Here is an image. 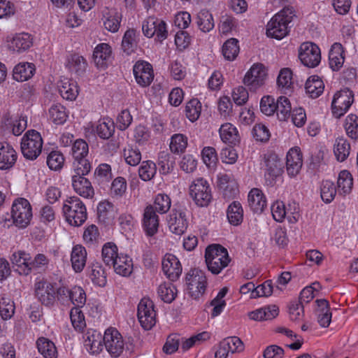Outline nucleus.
Instances as JSON below:
<instances>
[{
  "label": "nucleus",
  "instance_id": "nucleus-6",
  "mask_svg": "<svg viewBox=\"0 0 358 358\" xmlns=\"http://www.w3.org/2000/svg\"><path fill=\"white\" fill-rule=\"evenodd\" d=\"M13 222L20 228L26 227L32 217L31 206L26 199L15 200L11 208Z\"/></svg>",
  "mask_w": 358,
  "mask_h": 358
},
{
  "label": "nucleus",
  "instance_id": "nucleus-45",
  "mask_svg": "<svg viewBox=\"0 0 358 358\" xmlns=\"http://www.w3.org/2000/svg\"><path fill=\"white\" fill-rule=\"evenodd\" d=\"M90 277L92 282L99 286L104 287L106 285V273L102 266L98 263H94L92 265Z\"/></svg>",
  "mask_w": 358,
  "mask_h": 358
},
{
  "label": "nucleus",
  "instance_id": "nucleus-49",
  "mask_svg": "<svg viewBox=\"0 0 358 358\" xmlns=\"http://www.w3.org/2000/svg\"><path fill=\"white\" fill-rule=\"evenodd\" d=\"M157 294L163 301L171 303L177 295V289L173 284L164 282L159 286Z\"/></svg>",
  "mask_w": 358,
  "mask_h": 358
},
{
  "label": "nucleus",
  "instance_id": "nucleus-1",
  "mask_svg": "<svg viewBox=\"0 0 358 358\" xmlns=\"http://www.w3.org/2000/svg\"><path fill=\"white\" fill-rule=\"evenodd\" d=\"M295 16V10L292 6L284 7L268 22L266 35L278 40L283 38L289 32V24Z\"/></svg>",
  "mask_w": 358,
  "mask_h": 358
},
{
  "label": "nucleus",
  "instance_id": "nucleus-20",
  "mask_svg": "<svg viewBox=\"0 0 358 358\" xmlns=\"http://www.w3.org/2000/svg\"><path fill=\"white\" fill-rule=\"evenodd\" d=\"M71 182L73 190L80 196L88 199L94 196V188L85 176L72 175Z\"/></svg>",
  "mask_w": 358,
  "mask_h": 358
},
{
  "label": "nucleus",
  "instance_id": "nucleus-56",
  "mask_svg": "<svg viewBox=\"0 0 358 358\" xmlns=\"http://www.w3.org/2000/svg\"><path fill=\"white\" fill-rule=\"evenodd\" d=\"M117 248L113 243L108 242L103 245L102 248V259L106 266L111 267V264L119 257Z\"/></svg>",
  "mask_w": 358,
  "mask_h": 358
},
{
  "label": "nucleus",
  "instance_id": "nucleus-47",
  "mask_svg": "<svg viewBox=\"0 0 358 358\" xmlns=\"http://www.w3.org/2000/svg\"><path fill=\"white\" fill-rule=\"evenodd\" d=\"M238 41L234 38L228 39L222 45V55L229 61L234 60L239 52Z\"/></svg>",
  "mask_w": 358,
  "mask_h": 358
},
{
  "label": "nucleus",
  "instance_id": "nucleus-57",
  "mask_svg": "<svg viewBox=\"0 0 358 358\" xmlns=\"http://www.w3.org/2000/svg\"><path fill=\"white\" fill-rule=\"evenodd\" d=\"M346 134L352 139H358V116L354 114L348 115L344 124Z\"/></svg>",
  "mask_w": 358,
  "mask_h": 358
},
{
  "label": "nucleus",
  "instance_id": "nucleus-2",
  "mask_svg": "<svg viewBox=\"0 0 358 358\" xmlns=\"http://www.w3.org/2000/svg\"><path fill=\"white\" fill-rule=\"evenodd\" d=\"M62 210L66 221L72 226L79 227L87 220V210L77 196L69 197L63 204Z\"/></svg>",
  "mask_w": 358,
  "mask_h": 358
},
{
  "label": "nucleus",
  "instance_id": "nucleus-53",
  "mask_svg": "<svg viewBox=\"0 0 358 358\" xmlns=\"http://www.w3.org/2000/svg\"><path fill=\"white\" fill-rule=\"evenodd\" d=\"M157 173V166L151 160L143 161L138 169V175L143 181H149Z\"/></svg>",
  "mask_w": 358,
  "mask_h": 358
},
{
  "label": "nucleus",
  "instance_id": "nucleus-61",
  "mask_svg": "<svg viewBox=\"0 0 358 358\" xmlns=\"http://www.w3.org/2000/svg\"><path fill=\"white\" fill-rule=\"evenodd\" d=\"M71 322L73 328L78 331H81L86 326L85 316L80 308L74 307L70 312Z\"/></svg>",
  "mask_w": 358,
  "mask_h": 358
},
{
  "label": "nucleus",
  "instance_id": "nucleus-63",
  "mask_svg": "<svg viewBox=\"0 0 358 358\" xmlns=\"http://www.w3.org/2000/svg\"><path fill=\"white\" fill-rule=\"evenodd\" d=\"M238 22L235 17L231 15H224L220 17L219 29L224 34H228L236 30Z\"/></svg>",
  "mask_w": 358,
  "mask_h": 358
},
{
  "label": "nucleus",
  "instance_id": "nucleus-46",
  "mask_svg": "<svg viewBox=\"0 0 358 358\" xmlns=\"http://www.w3.org/2000/svg\"><path fill=\"white\" fill-rule=\"evenodd\" d=\"M197 25L201 31L208 32L214 28L212 14L207 10H201L197 15Z\"/></svg>",
  "mask_w": 358,
  "mask_h": 358
},
{
  "label": "nucleus",
  "instance_id": "nucleus-18",
  "mask_svg": "<svg viewBox=\"0 0 358 358\" xmlns=\"http://www.w3.org/2000/svg\"><path fill=\"white\" fill-rule=\"evenodd\" d=\"M93 59L97 68H107L112 62L111 47L105 43L98 44L94 50Z\"/></svg>",
  "mask_w": 358,
  "mask_h": 358
},
{
  "label": "nucleus",
  "instance_id": "nucleus-42",
  "mask_svg": "<svg viewBox=\"0 0 358 358\" xmlns=\"http://www.w3.org/2000/svg\"><path fill=\"white\" fill-rule=\"evenodd\" d=\"M320 189L321 199L325 203H330L337 192L335 184L329 180H322Z\"/></svg>",
  "mask_w": 358,
  "mask_h": 358
},
{
  "label": "nucleus",
  "instance_id": "nucleus-55",
  "mask_svg": "<svg viewBox=\"0 0 358 358\" xmlns=\"http://www.w3.org/2000/svg\"><path fill=\"white\" fill-rule=\"evenodd\" d=\"M49 264V258L44 254L38 253L32 260L30 259V273L31 271H35L37 273L44 272L48 268Z\"/></svg>",
  "mask_w": 358,
  "mask_h": 358
},
{
  "label": "nucleus",
  "instance_id": "nucleus-38",
  "mask_svg": "<svg viewBox=\"0 0 358 358\" xmlns=\"http://www.w3.org/2000/svg\"><path fill=\"white\" fill-rule=\"evenodd\" d=\"M350 145L343 136L338 137L334 143V152L339 162L345 161L350 155Z\"/></svg>",
  "mask_w": 358,
  "mask_h": 358
},
{
  "label": "nucleus",
  "instance_id": "nucleus-32",
  "mask_svg": "<svg viewBox=\"0 0 358 358\" xmlns=\"http://www.w3.org/2000/svg\"><path fill=\"white\" fill-rule=\"evenodd\" d=\"M279 313V309L277 306L271 305L257 309L249 313L251 320L262 321L275 318Z\"/></svg>",
  "mask_w": 358,
  "mask_h": 358
},
{
  "label": "nucleus",
  "instance_id": "nucleus-10",
  "mask_svg": "<svg viewBox=\"0 0 358 358\" xmlns=\"http://www.w3.org/2000/svg\"><path fill=\"white\" fill-rule=\"evenodd\" d=\"M354 101V94L348 88L337 92L331 102L332 113L336 117H340L350 108Z\"/></svg>",
  "mask_w": 358,
  "mask_h": 358
},
{
  "label": "nucleus",
  "instance_id": "nucleus-41",
  "mask_svg": "<svg viewBox=\"0 0 358 358\" xmlns=\"http://www.w3.org/2000/svg\"><path fill=\"white\" fill-rule=\"evenodd\" d=\"M227 216L229 222L235 226L240 224L243 221V210L238 201L232 202L228 207Z\"/></svg>",
  "mask_w": 358,
  "mask_h": 358
},
{
  "label": "nucleus",
  "instance_id": "nucleus-62",
  "mask_svg": "<svg viewBox=\"0 0 358 358\" xmlns=\"http://www.w3.org/2000/svg\"><path fill=\"white\" fill-rule=\"evenodd\" d=\"M171 201L170 197L165 194H158L155 199L154 208L157 213L164 214L171 208Z\"/></svg>",
  "mask_w": 358,
  "mask_h": 358
},
{
  "label": "nucleus",
  "instance_id": "nucleus-15",
  "mask_svg": "<svg viewBox=\"0 0 358 358\" xmlns=\"http://www.w3.org/2000/svg\"><path fill=\"white\" fill-rule=\"evenodd\" d=\"M133 72L136 83L141 87L150 85L153 80L152 66L147 62H137L134 66Z\"/></svg>",
  "mask_w": 358,
  "mask_h": 358
},
{
  "label": "nucleus",
  "instance_id": "nucleus-28",
  "mask_svg": "<svg viewBox=\"0 0 358 358\" xmlns=\"http://www.w3.org/2000/svg\"><path fill=\"white\" fill-rule=\"evenodd\" d=\"M116 273L122 275H129L133 270V264L131 259L123 254H120L117 259L111 264Z\"/></svg>",
  "mask_w": 358,
  "mask_h": 358
},
{
  "label": "nucleus",
  "instance_id": "nucleus-23",
  "mask_svg": "<svg viewBox=\"0 0 358 358\" xmlns=\"http://www.w3.org/2000/svg\"><path fill=\"white\" fill-rule=\"evenodd\" d=\"M84 345L91 354H96L103 348V336L96 330H90L84 335Z\"/></svg>",
  "mask_w": 358,
  "mask_h": 358
},
{
  "label": "nucleus",
  "instance_id": "nucleus-3",
  "mask_svg": "<svg viewBox=\"0 0 358 358\" xmlns=\"http://www.w3.org/2000/svg\"><path fill=\"white\" fill-rule=\"evenodd\" d=\"M43 139L39 132L31 129L27 131L21 141L23 156L30 160L36 159L41 153Z\"/></svg>",
  "mask_w": 358,
  "mask_h": 358
},
{
  "label": "nucleus",
  "instance_id": "nucleus-33",
  "mask_svg": "<svg viewBox=\"0 0 358 358\" xmlns=\"http://www.w3.org/2000/svg\"><path fill=\"white\" fill-rule=\"evenodd\" d=\"M219 185L224 189L225 197L234 198L238 192L236 182L230 175L222 174L218 177Z\"/></svg>",
  "mask_w": 358,
  "mask_h": 358
},
{
  "label": "nucleus",
  "instance_id": "nucleus-24",
  "mask_svg": "<svg viewBox=\"0 0 358 358\" xmlns=\"http://www.w3.org/2000/svg\"><path fill=\"white\" fill-rule=\"evenodd\" d=\"M31 257L29 254L24 251L14 252L10 257V261L15 267V271L20 275H27L30 273L29 262Z\"/></svg>",
  "mask_w": 358,
  "mask_h": 358
},
{
  "label": "nucleus",
  "instance_id": "nucleus-29",
  "mask_svg": "<svg viewBox=\"0 0 358 358\" xmlns=\"http://www.w3.org/2000/svg\"><path fill=\"white\" fill-rule=\"evenodd\" d=\"M222 141L229 145H236L240 141L237 129L231 123L223 124L219 130Z\"/></svg>",
  "mask_w": 358,
  "mask_h": 358
},
{
  "label": "nucleus",
  "instance_id": "nucleus-59",
  "mask_svg": "<svg viewBox=\"0 0 358 358\" xmlns=\"http://www.w3.org/2000/svg\"><path fill=\"white\" fill-rule=\"evenodd\" d=\"M201 110V104L197 99H192L189 101L185 109V115L191 122H194L199 118Z\"/></svg>",
  "mask_w": 358,
  "mask_h": 358
},
{
  "label": "nucleus",
  "instance_id": "nucleus-31",
  "mask_svg": "<svg viewBox=\"0 0 358 358\" xmlns=\"http://www.w3.org/2000/svg\"><path fill=\"white\" fill-rule=\"evenodd\" d=\"M35 70V66L32 63H20L15 66L13 76L18 82L26 81L34 76Z\"/></svg>",
  "mask_w": 358,
  "mask_h": 358
},
{
  "label": "nucleus",
  "instance_id": "nucleus-19",
  "mask_svg": "<svg viewBox=\"0 0 358 358\" xmlns=\"http://www.w3.org/2000/svg\"><path fill=\"white\" fill-rule=\"evenodd\" d=\"M303 164L302 153L299 147L291 148L287 155V171L291 177L296 176Z\"/></svg>",
  "mask_w": 358,
  "mask_h": 358
},
{
  "label": "nucleus",
  "instance_id": "nucleus-43",
  "mask_svg": "<svg viewBox=\"0 0 358 358\" xmlns=\"http://www.w3.org/2000/svg\"><path fill=\"white\" fill-rule=\"evenodd\" d=\"M96 132L101 138H110L115 132L114 122L108 118L99 120L96 127Z\"/></svg>",
  "mask_w": 358,
  "mask_h": 358
},
{
  "label": "nucleus",
  "instance_id": "nucleus-50",
  "mask_svg": "<svg viewBox=\"0 0 358 358\" xmlns=\"http://www.w3.org/2000/svg\"><path fill=\"white\" fill-rule=\"evenodd\" d=\"M123 157L127 164L136 166L140 164L142 155L138 148L128 145L123 150Z\"/></svg>",
  "mask_w": 358,
  "mask_h": 358
},
{
  "label": "nucleus",
  "instance_id": "nucleus-17",
  "mask_svg": "<svg viewBox=\"0 0 358 358\" xmlns=\"http://www.w3.org/2000/svg\"><path fill=\"white\" fill-rule=\"evenodd\" d=\"M162 270L171 281L178 279L182 273V266L178 259L172 254H166L162 260Z\"/></svg>",
  "mask_w": 358,
  "mask_h": 358
},
{
  "label": "nucleus",
  "instance_id": "nucleus-16",
  "mask_svg": "<svg viewBox=\"0 0 358 358\" xmlns=\"http://www.w3.org/2000/svg\"><path fill=\"white\" fill-rule=\"evenodd\" d=\"M159 225V216L155 211L154 206L148 205L143 211L142 226L145 233L148 236H152L158 231Z\"/></svg>",
  "mask_w": 358,
  "mask_h": 358
},
{
  "label": "nucleus",
  "instance_id": "nucleus-4",
  "mask_svg": "<svg viewBox=\"0 0 358 358\" xmlns=\"http://www.w3.org/2000/svg\"><path fill=\"white\" fill-rule=\"evenodd\" d=\"M189 194L195 203L200 207L208 206L212 201L211 188L203 178L194 179L189 186Z\"/></svg>",
  "mask_w": 358,
  "mask_h": 358
},
{
  "label": "nucleus",
  "instance_id": "nucleus-14",
  "mask_svg": "<svg viewBox=\"0 0 358 358\" xmlns=\"http://www.w3.org/2000/svg\"><path fill=\"white\" fill-rule=\"evenodd\" d=\"M55 284L46 281H39L35 284L36 295L42 304L50 306L56 299Z\"/></svg>",
  "mask_w": 358,
  "mask_h": 358
},
{
  "label": "nucleus",
  "instance_id": "nucleus-64",
  "mask_svg": "<svg viewBox=\"0 0 358 358\" xmlns=\"http://www.w3.org/2000/svg\"><path fill=\"white\" fill-rule=\"evenodd\" d=\"M221 343L229 352H239L243 351L244 349L242 341L237 336L228 337L222 340Z\"/></svg>",
  "mask_w": 358,
  "mask_h": 358
},
{
  "label": "nucleus",
  "instance_id": "nucleus-21",
  "mask_svg": "<svg viewBox=\"0 0 358 358\" xmlns=\"http://www.w3.org/2000/svg\"><path fill=\"white\" fill-rule=\"evenodd\" d=\"M33 44V38L28 33L16 34L12 39L8 41V48L13 52L17 53L23 52L29 50Z\"/></svg>",
  "mask_w": 358,
  "mask_h": 358
},
{
  "label": "nucleus",
  "instance_id": "nucleus-52",
  "mask_svg": "<svg viewBox=\"0 0 358 358\" xmlns=\"http://www.w3.org/2000/svg\"><path fill=\"white\" fill-rule=\"evenodd\" d=\"M91 169V163L87 157L73 158L72 163L73 175L87 176Z\"/></svg>",
  "mask_w": 358,
  "mask_h": 358
},
{
  "label": "nucleus",
  "instance_id": "nucleus-7",
  "mask_svg": "<svg viewBox=\"0 0 358 358\" xmlns=\"http://www.w3.org/2000/svg\"><path fill=\"white\" fill-rule=\"evenodd\" d=\"M137 316L144 329H151L156 324V312L153 301L149 298H143L138 305Z\"/></svg>",
  "mask_w": 358,
  "mask_h": 358
},
{
  "label": "nucleus",
  "instance_id": "nucleus-26",
  "mask_svg": "<svg viewBox=\"0 0 358 358\" xmlns=\"http://www.w3.org/2000/svg\"><path fill=\"white\" fill-rule=\"evenodd\" d=\"M344 49L339 43H334L329 52V66L333 71H338L345 61Z\"/></svg>",
  "mask_w": 358,
  "mask_h": 358
},
{
  "label": "nucleus",
  "instance_id": "nucleus-36",
  "mask_svg": "<svg viewBox=\"0 0 358 358\" xmlns=\"http://www.w3.org/2000/svg\"><path fill=\"white\" fill-rule=\"evenodd\" d=\"M38 352L45 358H57V350L55 343L45 337L38 338L36 341Z\"/></svg>",
  "mask_w": 358,
  "mask_h": 358
},
{
  "label": "nucleus",
  "instance_id": "nucleus-60",
  "mask_svg": "<svg viewBox=\"0 0 358 358\" xmlns=\"http://www.w3.org/2000/svg\"><path fill=\"white\" fill-rule=\"evenodd\" d=\"M64 160V157L60 151L53 150L48 155L46 162L51 170L59 171L63 167Z\"/></svg>",
  "mask_w": 358,
  "mask_h": 358
},
{
  "label": "nucleus",
  "instance_id": "nucleus-27",
  "mask_svg": "<svg viewBox=\"0 0 358 358\" xmlns=\"http://www.w3.org/2000/svg\"><path fill=\"white\" fill-rule=\"evenodd\" d=\"M248 205L254 213H262L266 206V199L262 192L254 188L248 194Z\"/></svg>",
  "mask_w": 358,
  "mask_h": 358
},
{
  "label": "nucleus",
  "instance_id": "nucleus-40",
  "mask_svg": "<svg viewBox=\"0 0 358 358\" xmlns=\"http://www.w3.org/2000/svg\"><path fill=\"white\" fill-rule=\"evenodd\" d=\"M66 67L69 71L74 72L78 76H81L85 72L87 63L83 56L72 55L68 59Z\"/></svg>",
  "mask_w": 358,
  "mask_h": 358
},
{
  "label": "nucleus",
  "instance_id": "nucleus-11",
  "mask_svg": "<svg viewBox=\"0 0 358 358\" xmlns=\"http://www.w3.org/2000/svg\"><path fill=\"white\" fill-rule=\"evenodd\" d=\"M282 163L275 155L265 157L264 180L267 186L273 187L283 173Z\"/></svg>",
  "mask_w": 358,
  "mask_h": 358
},
{
  "label": "nucleus",
  "instance_id": "nucleus-54",
  "mask_svg": "<svg viewBox=\"0 0 358 358\" xmlns=\"http://www.w3.org/2000/svg\"><path fill=\"white\" fill-rule=\"evenodd\" d=\"M14 302L5 295L0 296V315L3 320L10 319L15 313Z\"/></svg>",
  "mask_w": 358,
  "mask_h": 358
},
{
  "label": "nucleus",
  "instance_id": "nucleus-48",
  "mask_svg": "<svg viewBox=\"0 0 358 358\" xmlns=\"http://www.w3.org/2000/svg\"><path fill=\"white\" fill-rule=\"evenodd\" d=\"M136 47V32L134 29H128L123 36L122 48L127 55H131Z\"/></svg>",
  "mask_w": 358,
  "mask_h": 358
},
{
  "label": "nucleus",
  "instance_id": "nucleus-12",
  "mask_svg": "<svg viewBox=\"0 0 358 358\" xmlns=\"http://www.w3.org/2000/svg\"><path fill=\"white\" fill-rule=\"evenodd\" d=\"M266 76L264 66L262 64H255L246 73L243 83L250 90L255 91L264 84Z\"/></svg>",
  "mask_w": 358,
  "mask_h": 358
},
{
  "label": "nucleus",
  "instance_id": "nucleus-44",
  "mask_svg": "<svg viewBox=\"0 0 358 358\" xmlns=\"http://www.w3.org/2000/svg\"><path fill=\"white\" fill-rule=\"evenodd\" d=\"M230 261L231 259L229 255L225 257L221 255L218 258L206 259V263L208 271L213 274L217 275L229 265Z\"/></svg>",
  "mask_w": 358,
  "mask_h": 358
},
{
  "label": "nucleus",
  "instance_id": "nucleus-51",
  "mask_svg": "<svg viewBox=\"0 0 358 358\" xmlns=\"http://www.w3.org/2000/svg\"><path fill=\"white\" fill-rule=\"evenodd\" d=\"M187 146V138L181 134H173L171 138L170 150L177 155L183 153Z\"/></svg>",
  "mask_w": 358,
  "mask_h": 358
},
{
  "label": "nucleus",
  "instance_id": "nucleus-9",
  "mask_svg": "<svg viewBox=\"0 0 358 358\" xmlns=\"http://www.w3.org/2000/svg\"><path fill=\"white\" fill-rule=\"evenodd\" d=\"M299 58L304 66L314 68L320 63V49L314 43L304 42L299 46Z\"/></svg>",
  "mask_w": 358,
  "mask_h": 358
},
{
  "label": "nucleus",
  "instance_id": "nucleus-58",
  "mask_svg": "<svg viewBox=\"0 0 358 358\" xmlns=\"http://www.w3.org/2000/svg\"><path fill=\"white\" fill-rule=\"evenodd\" d=\"M50 120L55 124H64L67 117L65 108L61 104H55L49 109Z\"/></svg>",
  "mask_w": 358,
  "mask_h": 358
},
{
  "label": "nucleus",
  "instance_id": "nucleus-30",
  "mask_svg": "<svg viewBox=\"0 0 358 358\" xmlns=\"http://www.w3.org/2000/svg\"><path fill=\"white\" fill-rule=\"evenodd\" d=\"M60 95L65 99L75 100L78 94V87L77 83L67 78L62 80L58 85Z\"/></svg>",
  "mask_w": 358,
  "mask_h": 358
},
{
  "label": "nucleus",
  "instance_id": "nucleus-35",
  "mask_svg": "<svg viewBox=\"0 0 358 358\" xmlns=\"http://www.w3.org/2000/svg\"><path fill=\"white\" fill-rule=\"evenodd\" d=\"M305 88L306 93L311 98L315 99L323 92L324 85L318 76H312L307 80Z\"/></svg>",
  "mask_w": 358,
  "mask_h": 358
},
{
  "label": "nucleus",
  "instance_id": "nucleus-13",
  "mask_svg": "<svg viewBox=\"0 0 358 358\" xmlns=\"http://www.w3.org/2000/svg\"><path fill=\"white\" fill-rule=\"evenodd\" d=\"M186 213V209L182 207L171 210L168 219V226L171 232L181 236L186 231L188 227Z\"/></svg>",
  "mask_w": 358,
  "mask_h": 358
},
{
  "label": "nucleus",
  "instance_id": "nucleus-25",
  "mask_svg": "<svg viewBox=\"0 0 358 358\" xmlns=\"http://www.w3.org/2000/svg\"><path fill=\"white\" fill-rule=\"evenodd\" d=\"M87 255L86 249L83 245H76L73 247L71 262L75 272L80 273L83 270L86 264Z\"/></svg>",
  "mask_w": 358,
  "mask_h": 358
},
{
  "label": "nucleus",
  "instance_id": "nucleus-39",
  "mask_svg": "<svg viewBox=\"0 0 358 358\" xmlns=\"http://www.w3.org/2000/svg\"><path fill=\"white\" fill-rule=\"evenodd\" d=\"M275 108V113L280 121L287 120L292 112L290 101L286 96H281L277 99Z\"/></svg>",
  "mask_w": 358,
  "mask_h": 358
},
{
  "label": "nucleus",
  "instance_id": "nucleus-37",
  "mask_svg": "<svg viewBox=\"0 0 358 358\" xmlns=\"http://www.w3.org/2000/svg\"><path fill=\"white\" fill-rule=\"evenodd\" d=\"M352 186L353 179L351 173L346 170L341 171L337 181L338 194L343 196L349 194Z\"/></svg>",
  "mask_w": 358,
  "mask_h": 358
},
{
  "label": "nucleus",
  "instance_id": "nucleus-8",
  "mask_svg": "<svg viewBox=\"0 0 358 358\" xmlns=\"http://www.w3.org/2000/svg\"><path fill=\"white\" fill-rule=\"evenodd\" d=\"M103 344L108 352L113 357H120L124 349V342L122 335L115 328L110 327L105 331Z\"/></svg>",
  "mask_w": 358,
  "mask_h": 358
},
{
  "label": "nucleus",
  "instance_id": "nucleus-22",
  "mask_svg": "<svg viewBox=\"0 0 358 358\" xmlns=\"http://www.w3.org/2000/svg\"><path fill=\"white\" fill-rule=\"evenodd\" d=\"M16 160L17 153L13 147L6 142L0 143V169H10Z\"/></svg>",
  "mask_w": 358,
  "mask_h": 358
},
{
  "label": "nucleus",
  "instance_id": "nucleus-5",
  "mask_svg": "<svg viewBox=\"0 0 358 358\" xmlns=\"http://www.w3.org/2000/svg\"><path fill=\"white\" fill-rule=\"evenodd\" d=\"M186 283L189 295L193 299H198L206 292L207 279L205 273L198 268L189 271L186 275Z\"/></svg>",
  "mask_w": 358,
  "mask_h": 358
},
{
  "label": "nucleus",
  "instance_id": "nucleus-34",
  "mask_svg": "<svg viewBox=\"0 0 358 358\" xmlns=\"http://www.w3.org/2000/svg\"><path fill=\"white\" fill-rule=\"evenodd\" d=\"M318 306L317 310V322L322 327H328L331 321V313L329 310V302L325 299H317Z\"/></svg>",
  "mask_w": 358,
  "mask_h": 358
}]
</instances>
